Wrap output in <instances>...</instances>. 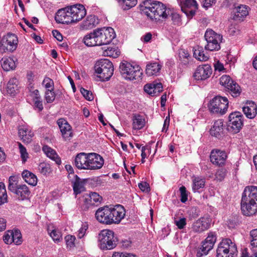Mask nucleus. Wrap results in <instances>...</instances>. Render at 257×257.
I'll use <instances>...</instances> for the list:
<instances>
[{"label": "nucleus", "mask_w": 257, "mask_h": 257, "mask_svg": "<svg viewBox=\"0 0 257 257\" xmlns=\"http://www.w3.org/2000/svg\"><path fill=\"white\" fill-rule=\"evenodd\" d=\"M86 15L85 7L82 5L76 4L58 10L55 19L58 23L68 24L80 21Z\"/></svg>", "instance_id": "obj_1"}, {"label": "nucleus", "mask_w": 257, "mask_h": 257, "mask_svg": "<svg viewBox=\"0 0 257 257\" xmlns=\"http://www.w3.org/2000/svg\"><path fill=\"white\" fill-rule=\"evenodd\" d=\"M241 209L246 216H250L256 212L257 187L248 186L245 188L241 200Z\"/></svg>", "instance_id": "obj_2"}, {"label": "nucleus", "mask_w": 257, "mask_h": 257, "mask_svg": "<svg viewBox=\"0 0 257 257\" xmlns=\"http://www.w3.org/2000/svg\"><path fill=\"white\" fill-rule=\"evenodd\" d=\"M142 12L151 20L165 19L169 16L170 8L160 2L149 0L146 2Z\"/></svg>", "instance_id": "obj_3"}, {"label": "nucleus", "mask_w": 257, "mask_h": 257, "mask_svg": "<svg viewBox=\"0 0 257 257\" xmlns=\"http://www.w3.org/2000/svg\"><path fill=\"white\" fill-rule=\"evenodd\" d=\"M94 69L102 81L108 80L113 73V64L107 59L97 61L95 64Z\"/></svg>", "instance_id": "obj_4"}, {"label": "nucleus", "mask_w": 257, "mask_h": 257, "mask_svg": "<svg viewBox=\"0 0 257 257\" xmlns=\"http://www.w3.org/2000/svg\"><path fill=\"white\" fill-rule=\"evenodd\" d=\"M8 189L15 193L19 200H24L29 198L30 191L25 184L18 183L17 177L12 176L9 178Z\"/></svg>", "instance_id": "obj_5"}, {"label": "nucleus", "mask_w": 257, "mask_h": 257, "mask_svg": "<svg viewBox=\"0 0 257 257\" xmlns=\"http://www.w3.org/2000/svg\"><path fill=\"white\" fill-rule=\"evenodd\" d=\"M120 72L125 79L133 80L140 78L143 73L139 65H133L126 61L122 62L119 65Z\"/></svg>", "instance_id": "obj_6"}, {"label": "nucleus", "mask_w": 257, "mask_h": 257, "mask_svg": "<svg viewBox=\"0 0 257 257\" xmlns=\"http://www.w3.org/2000/svg\"><path fill=\"white\" fill-rule=\"evenodd\" d=\"M237 252L235 244L229 238H225L219 243L216 257H235Z\"/></svg>", "instance_id": "obj_7"}, {"label": "nucleus", "mask_w": 257, "mask_h": 257, "mask_svg": "<svg viewBox=\"0 0 257 257\" xmlns=\"http://www.w3.org/2000/svg\"><path fill=\"white\" fill-rule=\"evenodd\" d=\"M99 246L102 250L111 249L116 245L117 238L113 231L103 230L98 235Z\"/></svg>", "instance_id": "obj_8"}, {"label": "nucleus", "mask_w": 257, "mask_h": 257, "mask_svg": "<svg viewBox=\"0 0 257 257\" xmlns=\"http://www.w3.org/2000/svg\"><path fill=\"white\" fill-rule=\"evenodd\" d=\"M204 38L207 42V45L205 46V50L210 51L220 50V44L222 40V36L221 35L212 29H208L205 33Z\"/></svg>", "instance_id": "obj_9"}, {"label": "nucleus", "mask_w": 257, "mask_h": 257, "mask_svg": "<svg viewBox=\"0 0 257 257\" xmlns=\"http://www.w3.org/2000/svg\"><path fill=\"white\" fill-rule=\"evenodd\" d=\"M228 106V101L226 97L217 96L210 101L208 108L211 113L221 115L226 112Z\"/></svg>", "instance_id": "obj_10"}, {"label": "nucleus", "mask_w": 257, "mask_h": 257, "mask_svg": "<svg viewBox=\"0 0 257 257\" xmlns=\"http://www.w3.org/2000/svg\"><path fill=\"white\" fill-rule=\"evenodd\" d=\"M99 46L109 44L115 37V33L111 27H103L95 30Z\"/></svg>", "instance_id": "obj_11"}, {"label": "nucleus", "mask_w": 257, "mask_h": 257, "mask_svg": "<svg viewBox=\"0 0 257 257\" xmlns=\"http://www.w3.org/2000/svg\"><path fill=\"white\" fill-rule=\"evenodd\" d=\"M243 116L240 112L235 111L231 113L228 116L227 131L232 134H237L239 132L243 126Z\"/></svg>", "instance_id": "obj_12"}, {"label": "nucleus", "mask_w": 257, "mask_h": 257, "mask_svg": "<svg viewBox=\"0 0 257 257\" xmlns=\"http://www.w3.org/2000/svg\"><path fill=\"white\" fill-rule=\"evenodd\" d=\"M220 84L226 88L233 97L239 96L241 93L240 86L228 75L222 76L220 78Z\"/></svg>", "instance_id": "obj_13"}, {"label": "nucleus", "mask_w": 257, "mask_h": 257, "mask_svg": "<svg viewBox=\"0 0 257 257\" xmlns=\"http://www.w3.org/2000/svg\"><path fill=\"white\" fill-rule=\"evenodd\" d=\"M95 217L100 223L111 224L110 208L108 206L99 208L95 212Z\"/></svg>", "instance_id": "obj_14"}, {"label": "nucleus", "mask_w": 257, "mask_h": 257, "mask_svg": "<svg viewBox=\"0 0 257 257\" xmlns=\"http://www.w3.org/2000/svg\"><path fill=\"white\" fill-rule=\"evenodd\" d=\"M1 43L8 51L13 52L17 48L18 39L15 34L8 33L3 37Z\"/></svg>", "instance_id": "obj_15"}, {"label": "nucleus", "mask_w": 257, "mask_h": 257, "mask_svg": "<svg viewBox=\"0 0 257 257\" xmlns=\"http://www.w3.org/2000/svg\"><path fill=\"white\" fill-rule=\"evenodd\" d=\"M88 170L100 169L104 164L103 158L95 153H88Z\"/></svg>", "instance_id": "obj_16"}, {"label": "nucleus", "mask_w": 257, "mask_h": 257, "mask_svg": "<svg viewBox=\"0 0 257 257\" xmlns=\"http://www.w3.org/2000/svg\"><path fill=\"white\" fill-rule=\"evenodd\" d=\"M212 74V69L209 65H199L196 69L193 76L196 80H205Z\"/></svg>", "instance_id": "obj_17"}, {"label": "nucleus", "mask_w": 257, "mask_h": 257, "mask_svg": "<svg viewBox=\"0 0 257 257\" xmlns=\"http://www.w3.org/2000/svg\"><path fill=\"white\" fill-rule=\"evenodd\" d=\"M227 158L226 153L220 150H214L211 152L210 158L211 162L214 165L222 166L224 165Z\"/></svg>", "instance_id": "obj_18"}, {"label": "nucleus", "mask_w": 257, "mask_h": 257, "mask_svg": "<svg viewBox=\"0 0 257 257\" xmlns=\"http://www.w3.org/2000/svg\"><path fill=\"white\" fill-rule=\"evenodd\" d=\"M111 212V224H118L125 216V209L121 205H115L114 207L110 208Z\"/></svg>", "instance_id": "obj_19"}, {"label": "nucleus", "mask_w": 257, "mask_h": 257, "mask_svg": "<svg viewBox=\"0 0 257 257\" xmlns=\"http://www.w3.org/2000/svg\"><path fill=\"white\" fill-rule=\"evenodd\" d=\"M210 223L211 219L209 217H201L193 223V230L196 232H203L209 228Z\"/></svg>", "instance_id": "obj_20"}, {"label": "nucleus", "mask_w": 257, "mask_h": 257, "mask_svg": "<svg viewBox=\"0 0 257 257\" xmlns=\"http://www.w3.org/2000/svg\"><path fill=\"white\" fill-rule=\"evenodd\" d=\"M57 124L63 138L66 140H69L72 137V132L71 126L67 121L64 118H60L57 120Z\"/></svg>", "instance_id": "obj_21"}, {"label": "nucleus", "mask_w": 257, "mask_h": 257, "mask_svg": "<svg viewBox=\"0 0 257 257\" xmlns=\"http://www.w3.org/2000/svg\"><path fill=\"white\" fill-rule=\"evenodd\" d=\"M223 120L222 119L215 120L210 129V134L218 139L221 138L223 136Z\"/></svg>", "instance_id": "obj_22"}, {"label": "nucleus", "mask_w": 257, "mask_h": 257, "mask_svg": "<svg viewBox=\"0 0 257 257\" xmlns=\"http://www.w3.org/2000/svg\"><path fill=\"white\" fill-rule=\"evenodd\" d=\"M88 153L78 154L75 159L74 164L78 169L88 170Z\"/></svg>", "instance_id": "obj_23"}, {"label": "nucleus", "mask_w": 257, "mask_h": 257, "mask_svg": "<svg viewBox=\"0 0 257 257\" xmlns=\"http://www.w3.org/2000/svg\"><path fill=\"white\" fill-rule=\"evenodd\" d=\"M233 19L235 21H242L248 14V7L246 5H240L233 10Z\"/></svg>", "instance_id": "obj_24"}, {"label": "nucleus", "mask_w": 257, "mask_h": 257, "mask_svg": "<svg viewBox=\"0 0 257 257\" xmlns=\"http://www.w3.org/2000/svg\"><path fill=\"white\" fill-rule=\"evenodd\" d=\"M242 110L247 118H253L257 114V105L253 101H247L242 107Z\"/></svg>", "instance_id": "obj_25"}, {"label": "nucleus", "mask_w": 257, "mask_h": 257, "mask_svg": "<svg viewBox=\"0 0 257 257\" xmlns=\"http://www.w3.org/2000/svg\"><path fill=\"white\" fill-rule=\"evenodd\" d=\"M99 23V20L94 15H89L83 22L81 27L83 29H91Z\"/></svg>", "instance_id": "obj_26"}, {"label": "nucleus", "mask_w": 257, "mask_h": 257, "mask_svg": "<svg viewBox=\"0 0 257 257\" xmlns=\"http://www.w3.org/2000/svg\"><path fill=\"white\" fill-rule=\"evenodd\" d=\"M42 150L48 157L54 161L57 165L61 164V159L55 150L46 145L43 147Z\"/></svg>", "instance_id": "obj_27"}, {"label": "nucleus", "mask_w": 257, "mask_h": 257, "mask_svg": "<svg viewBox=\"0 0 257 257\" xmlns=\"http://www.w3.org/2000/svg\"><path fill=\"white\" fill-rule=\"evenodd\" d=\"M19 135L23 142L29 143L31 142L34 134L28 128L25 126L20 127L19 129Z\"/></svg>", "instance_id": "obj_28"}, {"label": "nucleus", "mask_w": 257, "mask_h": 257, "mask_svg": "<svg viewBox=\"0 0 257 257\" xmlns=\"http://www.w3.org/2000/svg\"><path fill=\"white\" fill-rule=\"evenodd\" d=\"M162 66L157 62L148 64L146 66V73L149 76L157 75L160 73Z\"/></svg>", "instance_id": "obj_29"}, {"label": "nucleus", "mask_w": 257, "mask_h": 257, "mask_svg": "<svg viewBox=\"0 0 257 257\" xmlns=\"http://www.w3.org/2000/svg\"><path fill=\"white\" fill-rule=\"evenodd\" d=\"M97 37L95 30L92 32L84 36L83 41L84 43L88 47L99 46L97 43Z\"/></svg>", "instance_id": "obj_30"}, {"label": "nucleus", "mask_w": 257, "mask_h": 257, "mask_svg": "<svg viewBox=\"0 0 257 257\" xmlns=\"http://www.w3.org/2000/svg\"><path fill=\"white\" fill-rule=\"evenodd\" d=\"M216 240V237L214 233L210 232L207 237L202 242V246H203V248H204L205 250L206 249V251H209L213 248Z\"/></svg>", "instance_id": "obj_31"}, {"label": "nucleus", "mask_w": 257, "mask_h": 257, "mask_svg": "<svg viewBox=\"0 0 257 257\" xmlns=\"http://www.w3.org/2000/svg\"><path fill=\"white\" fill-rule=\"evenodd\" d=\"M22 176L25 182L29 185L33 186H35L37 185L38 181L37 176L32 172L28 170H24Z\"/></svg>", "instance_id": "obj_32"}, {"label": "nucleus", "mask_w": 257, "mask_h": 257, "mask_svg": "<svg viewBox=\"0 0 257 257\" xmlns=\"http://www.w3.org/2000/svg\"><path fill=\"white\" fill-rule=\"evenodd\" d=\"M2 66L5 71L13 70L16 67V63L13 58L11 57L3 58L1 60Z\"/></svg>", "instance_id": "obj_33"}, {"label": "nucleus", "mask_w": 257, "mask_h": 257, "mask_svg": "<svg viewBox=\"0 0 257 257\" xmlns=\"http://www.w3.org/2000/svg\"><path fill=\"white\" fill-rule=\"evenodd\" d=\"M18 80L16 78H11L7 84V92L11 95H15L18 91Z\"/></svg>", "instance_id": "obj_34"}, {"label": "nucleus", "mask_w": 257, "mask_h": 257, "mask_svg": "<svg viewBox=\"0 0 257 257\" xmlns=\"http://www.w3.org/2000/svg\"><path fill=\"white\" fill-rule=\"evenodd\" d=\"M73 188L76 194H79L84 190L83 181L77 175H75V180L73 183Z\"/></svg>", "instance_id": "obj_35"}, {"label": "nucleus", "mask_w": 257, "mask_h": 257, "mask_svg": "<svg viewBox=\"0 0 257 257\" xmlns=\"http://www.w3.org/2000/svg\"><path fill=\"white\" fill-rule=\"evenodd\" d=\"M194 56L198 60L201 61H206L209 59L207 55L204 53V51L202 47L197 46L194 51Z\"/></svg>", "instance_id": "obj_36"}, {"label": "nucleus", "mask_w": 257, "mask_h": 257, "mask_svg": "<svg viewBox=\"0 0 257 257\" xmlns=\"http://www.w3.org/2000/svg\"><path fill=\"white\" fill-rule=\"evenodd\" d=\"M133 127L135 130H140L145 125V119L140 115L134 116Z\"/></svg>", "instance_id": "obj_37"}, {"label": "nucleus", "mask_w": 257, "mask_h": 257, "mask_svg": "<svg viewBox=\"0 0 257 257\" xmlns=\"http://www.w3.org/2000/svg\"><path fill=\"white\" fill-rule=\"evenodd\" d=\"M11 234L12 235V243H14L16 245H20L23 242L22 234L18 229L11 230Z\"/></svg>", "instance_id": "obj_38"}, {"label": "nucleus", "mask_w": 257, "mask_h": 257, "mask_svg": "<svg viewBox=\"0 0 257 257\" xmlns=\"http://www.w3.org/2000/svg\"><path fill=\"white\" fill-rule=\"evenodd\" d=\"M122 9L124 10H128L137 4V0H118Z\"/></svg>", "instance_id": "obj_39"}, {"label": "nucleus", "mask_w": 257, "mask_h": 257, "mask_svg": "<svg viewBox=\"0 0 257 257\" xmlns=\"http://www.w3.org/2000/svg\"><path fill=\"white\" fill-rule=\"evenodd\" d=\"M205 180L199 177L195 178L193 180L192 189L194 192L205 186Z\"/></svg>", "instance_id": "obj_40"}, {"label": "nucleus", "mask_w": 257, "mask_h": 257, "mask_svg": "<svg viewBox=\"0 0 257 257\" xmlns=\"http://www.w3.org/2000/svg\"><path fill=\"white\" fill-rule=\"evenodd\" d=\"M120 52L115 47H108L103 51V55L105 56L116 58L120 55Z\"/></svg>", "instance_id": "obj_41"}, {"label": "nucleus", "mask_w": 257, "mask_h": 257, "mask_svg": "<svg viewBox=\"0 0 257 257\" xmlns=\"http://www.w3.org/2000/svg\"><path fill=\"white\" fill-rule=\"evenodd\" d=\"M8 196L7 194L5 185L4 183L0 182V205L7 202Z\"/></svg>", "instance_id": "obj_42"}, {"label": "nucleus", "mask_w": 257, "mask_h": 257, "mask_svg": "<svg viewBox=\"0 0 257 257\" xmlns=\"http://www.w3.org/2000/svg\"><path fill=\"white\" fill-rule=\"evenodd\" d=\"M38 170L41 174L44 175L49 174L51 172V168L50 165L44 162L39 164Z\"/></svg>", "instance_id": "obj_43"}, {"label": "nucleus", "mask_w": 257, "mask_h": 257, "mask_svg": "<svg viewBox=\"0 0 257 257\" xmlns=\"http://www.w3.org/2000/svg\"><path fill=\"white\" fill-rule=\"evenodd\" d=\"M86 199H92L93 204L95 203H100L102 199V197L96 192L86 194Z\"/></svg>", "instance_id": "obj_44"}, {"label": "nucleus", "mask_w": 257, "mask_h": 257, "mask_svg": "<svg viewBox=\"0 0 257 257\" xmlns=\"http://www.w3.org/2000/svg\"><path fill=\"white\" fill-rule=\"evenodd\" d=\"M170 17L174 25H179L181 23V18L180 15L177 13L175 12L173 10L170 9L169 16L168 18Z\"/></svg>", "instance_id": "obj_45"}, {"label": "nucleus", "mask_w": 257, "mask_h": 257, "mask_svg": "<svg viewBox=\"0 0 257 257\" xmlns=\"http://www.w3.org/2000/svg\"><path fill=\"white\" fill-rule=\"evenodd\" d=\"M181 5L182 7L186 8L197 9V4L195 0H181ZM183 7H182V8Z\"/></svg>", "instance_id": "obj_46"}, {"label": "nucleus", "mask_w": 257, "mask_h": 257, "mask_svg": "<svg viewBox=\"0 0 257 257\" xmlns=\"http://www.w3.org/2000/svg\"><path fill=\"white\" fill-rule=\"evenodd\" d=\"M49 233L55 242H58L62 239L61 233L57 229H53Z\"/></svg>", "instance_id": "obj_47"}, {"label": "nucleus", "mask_w": 257, "mask_h": 257, "mask_svg": "<svg viewBox=\"0 0 257 257\" xmlns=\"http://www.w3.org/2000/svg\"><path fill=\"white\" fill-rule=\"evenodd\" d=\"M19 148L23 162L25 163L28 158L29 155L25 147L21 143H18Z\"/></svg>", "instance_id": "obj_48"}, {"label": "nucleus", "mask_w": 257, "mask_h": 257, "mask_svg": "<svg viewBox=\"0 0 257 257\" xmlns=\"http://www.w3.org/2000/svg\"><path fill=\"white\" fill-rule=\"evenodd\" d=\"M76 239L75 236L72 235H67L65 237V240L67 245V247L70 249L75 246L74 241Z\"/></svg>", "instance_id": "obj_49"}, {"label": "nucleus", "mask_w": 257, "mask_h": 257, "mask_svg": "<svg viewBox=\"0 0 257 257\" xmlns=\"http://www.w3.org/2000/svg\"><path fill=\"white\" fill-rule=\"evenodd\" d=\"M226 174V170L225 168H220L216 171L215 178L216 180L221 181L225 178Z\"/></svg>", "instance_id": "obj_50"}, {"label": "nucleus", "mask_w": 257, "mask_h": 257, "mask_svg": "<svg viewBox=\"0 0 257 257\" xmlns=\"http://www.w3.org/2000/svg\"><path fill=\"white\" fill-rule=\"evenodd\" d=\"M53 90L48 89L45 92V99L47 103H51L55 99V94Z\"/></svg>", "instance_id": "obj_51"}, {"label": "nucleus", "mask_w": 257, "mask_h": 257, "mask_svg": "<svg viewBox=\"0 0 257 257\" xmlns=\"http://www.w3.org/2000/svg\"><path fill=\"white\" fill-rule=\"evenodd\" d=\"M42 84L48 89L54 90L53 81L50 78L46 77L44 78Z\"/></svg>", "instance_id": "obj_52"}, {"label": "nucleus", "mask_w": 257, "mask_h": 257, "mask_svg": "<svg viewBox=\"0 0 257 257\" xmlns=\"http://www.w3.org/2000/svg\"><path fill=\"white\" fill-rule=\"evenodd\" d=\"M181 194L180 200L182 203H185L188 200V193L185 186H182L179 188Z\"/></svg>", "instance_id": "obj_53"}, {"label": "nucleus", "mask_w": 257, "mask_h": 257, "mask_svg": "<svg viewBox=\"0 0 257 257\" xmlns=\"http://www.w3.org/2000/svg\"><path fill=\"white\" fill-rule=\"evenodd\" d=\"M250 235L251 237V245L253 247H257V229L250 231Z\"/></svg>", "instance_id": "obj_54"}, {"label": "nucleus", "mask_w": 257, "mask_h": 257, "mask_svg": "<svg viewBox=\"0 0 257 257\" xmlns=\"http://www.w3.org/2000/svg\"><path fill=\"white\" fill-rule=\"evenodd\" d=\"M88 229V225L86 223H82L81 227L78 231L77 236L79 238H82L85 234Z\"/></svg>", "instance_id": "obj_55"}, {"label": "nucleus", "mask_w": 257, "mask_h": 257, "mask_svg": "<svg viewBox=\"0 0 257 257\" xmlns=\"http://www.w3.org/2000/svg\"><path fill=\"white\" fill-rule=\"evenodd\" d=\"M80 92L86 99L89 101L93 99V96L91 92L83 88H81Z\"/></svg>", "instance_id": "obj_56"}, {"label": "nucleus", "mask_w": 257, "mask_h": 257, "mask_svg": "<svg viewBox=\"0 0 257 257\" xmlns=\"http://www.w3.org/2000/svg\"><path fill=\"white\" fill-rule=\"evenodd\" d=\"M144 90L146 92L151 95H156L155 93L154 84L152 83L147 84L144 86Z\"/></svg>", "instance_id": "obj_57"}, {"label": "nucleus", "mask_w": 257, "mask_h": 257, "mask_svg": "<svg viewBox=\"0 0 257 257\" xmlns=\"http://www.w3.org/2000/svg\"><path fill=\"white\" fill-rule=\"evenodd\" d=\"M186 219L185 218H181L179 220H176L175 221V223L176 225L178 227V228L181 229L184 228V227L186 225Z\"/></svg>", "instance_id": "obj_58"}, {"label": "nucleus", "mask_w": 257, "mask_h": 257, "mask_svg": "<svg viewBox=\"0 0 257 257\" xmlns=\"http://www.w3.org/2000/svg\"><path fill=\"white\" fill-rule=\"evenodd\" d=\"M152 84H154L155 93H156V95H158L163 90L162 84L161 82H157L156 81L153 82Z\"/></svg>", "instance_id": "obj_59"}, {"label": "nucleus", "mask_w": 257, "mask_h": 257, "mask_svg": "<svg viewBox=\"0 0 257 257\" xmlns=\"http://www.w3.org/2000/svg\"><path fill=\"white\" fill-rule=\"evenodd\" d=\"M34 103L35 109H38L39 111H42L43 109L42 100L41 98L33 100Z\"/></svg>", "instance_id": "obj_60"}, {"label": "nucleus", "mask_w": 257, "mask_h": 257, "mask_svg": "<svg viewBox=\"0 0 257 257\" xmlns=\"http://www.w3.org/2000/svg\"><path fill=\"white\" fill-rule=\"evenodd\" d=\"M11 230H8L7 233L4 236V241L7 244L12 243V235Z\"/></svg>", "instance_id": "obj_61"}, {"label": "nucleus", "mask_w": 257, "mask_h": 257, "mask_svg": "<svg viewBox=\"0 0 257 257\" xmlns=\"http://www.w3.org/2000/svg\"><path fill=\"white\" fill-rule=\"evenodd\" d=\"M208 251H206L204 248H203V246L199 248L196 252L197 257H202L203 255H205L208 254Z\"/></svg>", "instance_id": "obj_62"}, {"label": "nucleus", "mask_w": 257, "mask_h": 257, "mask_svg": "<svg viewBox=\"0 0 257 257\" xmlns=\"http://www.w3.org/2000/svg\"><path fill=\"white\" fill-rule=\"evenodd\" d=\"M216 0H202L203 7L207 9L210 7L213 4L215 3Z\"/></svg>", "instance_id": "obj_63"}, {"label": "nucleus", "mask_w": 257, "mask_h": 257, "mask_svg": "<svg viewBox=\"0 0 257 257\" xmlns=\"http://www.w3.org/2000/svg\"><path fill=\"white\" fill-rule=\"evenodd\" d=\"M31 96L33 98V100L41 98L39 94V91L37 89H35L31 92Z\"/></svg>", "instance_id": "obj_64"}]
</instances>
